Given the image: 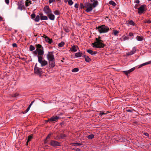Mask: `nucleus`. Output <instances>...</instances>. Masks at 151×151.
I'll return each mask as SVG.
<instances>
[{
    "mask_svg": "<svg viewBox=\"0 0 151 151\" xmlns=\"http://www.w3.org/2000/svg\"><path fill=\"white\" fill-rule=\"evenodd\" d=\"M151 22V21L149 19L147 20H146L144 21V23H150Z\"/></svg>",
    "mask_w": 151,
    "mask_h": 151,
    "instance_id": "79ce46f5",
    "label": "nucleus"
},
{
    "mask_svg": "<svg viewBox=\"0 0 151 151\" xmlns=\"http://www.w3.org/2000/svg\"><path fill=\"white\" fill-rule=\"evenodd\" d=\"M65 45V43L64 42H61L59 43L58 44V46L59 47H63Z\"/></svg>",
    "mask_w": 151,
    "mask_h": 151,
    "instance_id": "c85d7f7f",
    "label": "nucleus"
},
{
    "mask_svg": "<svg viewBox=\"0 0 151 151\" xmlns=\"http://www.w3.org/2000/svg\"><path fill=\"white\" fill-rule=\"evenodd\" d=\"M84 58L85 61L86 62H89L91 60L90 58L88 56H84Z\"/></svg>",
    "mask_w": 151,
    "mask_h": 151,
    "instance_id": "b1692460",
    "label": "nucleus"
},
{
    "mask_svg": "<svg viewBox=\"0 0 151 151\" xmlns=\"http://www.w3.org/2000/svg\"><path fill=\"white\" fill-rule=\"evenodd\" d=\"M18 6V9L22 11L23 10H25V7L24 6V4L21 1H18L17 3Z\"/></svg>",
    "mask_w": 151,
    "mask_h": 151,
    "instance_id": "0eeeda50",
    "label": "nucleus"
},
{
    "mask_svg": "<svg viewBox=\"0 0 151 151\" xmlns=\"http://www.w3.org/2000/svg\"><path fill=\"white\" fill-rule=\"evenodd\" d=\"M135 67H134V68H132L129 70V71L130 73H131V72H132V71H133V70H134L135 69Z\"/></svg>",
    "mask_w": 151,
    "mask_h": 151,
    "instance_id": "a18cd8bd",
    "label": "nucleus"
},
{
    "mask_svg": "<svg viewBox=\"0 0 151 151\" xmlns=\"http://www.w3.org/2000/svg\"><path fill=\"white\" fill-rule=\"evenodd\" d=\"M109 112L108 111H106V112H104V114H106L107 113H109Z\"/></svg>",
    "mask_w": 151,
    "mask_h": 151,
    "instance_id": "13d9d810",
    "label": "nucleus"
},
{
    "mask_svg": "<svg viewBox=\"0 0 151 151\" xmlns=\"http://www.w3.org/2000/svg\"><path fill=\"white\" fill-rule=\"evenodd\" d=\"M151 64V61H149L148 62H147L144 63L142 64H141L140 65H139V67H138L139 68H141L142 67V66L145 65H148L149 64Z\"/></svg>",
    "mask_w": 151,
    "mask_h": 151,
    "instance_id": "6ab92c4d",
    "label": "nucleus"
},
{
    "mask_svg": "<svg viewBox=\"0 0 151 151\" xmlns=\"http://www.w3.org/2000/svg\"><path fill=\"white\" fill-rule=\"evenodd\" d=\"M82 55V53L81 52H78L75 54V56L77 58L80 57Z\"/></svg>",
    "mask_w": 151,
    "mask_h": 151,
    "instance_id": "aec40b11",
    "label": "nucleus"
},
{
    "mask_svg": "<svg viewBox=\"0 0 151 151\" xmlns=\"http://www.w3.org/2000/svg\"><path fill=\"white\" fill-rule=\"evenodd\" d=\"M35 14L33 13L31 14V16L32 19L34 18L35 17Z\"/></svg>",
    "mask_w": 151,
    "mask_h": 151,
    "instance_id": "c03bdc74",
    "label": "nucleus"
},
{
    "mask_svg": "<svg viewBox=\"0 0 151 151\" xmlns=\"http://www.w3.org/2000/svg\"><path fill=\"white\" fill-rule=\"evenodd\" d=\"M145 5H142L138 9L139 14H141L143 13L145 10Z\"/></svg>",
    "mask_w": 151,
    "mask_h": 151,
    "instance_id": "f8f14e48",
    "label": "nucleus"
},
{
    "mask_svg": "<svg viewBox=\"0 0 151 151\" xmlns=\"http://www.w3.org/2000/svg\"><path fill=\"white\" fill-rule=\"evenodd\" d=\"M47 58L48 60H55L54 56L53 55V52H49L47 55Z\"/></svg>",
    "mask_w": 151,
    "mask_h": 151,
    "instance_id": "423d86ee",
    "label": "nucleus"
},
{
    "mask_svg": "<svg viewBox=\"0 0 151 151\" xmlns=\"http://www.w3.org/2000/svg\"><path fill=\"white\" fill-rule=\"evenodd\" d=\"M33 54H34L35 55H36L38 54V52L37 50L34 51L33 52Z\"/></svg>",
    "mask_w": 151,
    "mask_h": 151,
    "instance_id": "a19ab883",
    "label": "nucleus"
},
{
    "mask_svg": "<svg viewBox=\"0 0 151 151\" xmlns=\"http://www.w3.org/2000/svg\"><path fill=\"white\" fill-rule=\"evenodd\" d=\"M78 47L77 46L73 45L70 49V50L72 52H76L77 50L78 49Z\"/></svg>",
    "mask_w": 151,
    "mask_h": 151,
    "instance_id": "ddd939ff",
    "label": "nucleus"
},
{
    "mask_svg": "<svg viewBox=\"0 0 151 151\" xmlns=\"http://www.w3.org/2000/svg\"><path fill=\"white\" fill-rule=\"evenodd\" d=\"M79 69L77 68H75L73 69L72 70V71L73 72H76L78 71Z\"/></svg>",
    "mask_w": 151,
    "mask_h": 151,
    "instance_id": "72a5a7b5",
    "label": "nucleus"
},
{
    "mask_svg": "<svg viewBox=\"0 0 151 151\" xmlns=\"http://www.w3.org/2000/svg\"><path fill=\"white\" fill-rule=\"evenodd\" d=\"M3 20V18L2 17H0V21H2Z\"/></svg>",
    "mask_w": 151,
    "mask_h": 151,
    "instance_id": "bf43d9fd",
    "label": "nucleus"
},
{
    "mask_svg": "<svg viewBox=\"0 0 151 151\" xmlns=\"http://www.w3.org/2000/svg\"><path fill=\"white\" fill-rule=\"evenodd\" d=\"M136 51V50L135 47H134L132 49V50L131 52H128V53H127V55H132L135 53Z\"/></svg>",
    "mask_w": 151,
    "mask_h": 151,
    "instance_id": "f3484780",
    "label": "nucleus"
},
{
    "mask_svg": "<svg viewBox=\"0 0 151 151\" xmlns=\"http://www.w3.org/2000/svg\"><path fill=\"white\" fill-rule=\"evenodd\" d=\"M96 0H90V1H91V2H94V1H96Z\"/></svg>",
    "mask_w": 151,
    "mask_h": 151,
    "instance_id": "052dcab7",
    "label": "nucleus"
},
{
    "mask_svg": "<svg viewBox=\"0 0 151 151\" xmlns=\"http://www.w3.org/2000/svg\"><path fill=\"white\" fill-rule=\"evenodd\" d=\"M30 108V106H29V107L27 108V109L26 111H25L23 113H26L29 110Z\"/></svg>",
    "mask_w": 151,
    "mask_h": 151,
    "instance_id": "37998d69",
    "label": "nucleus"
},
{
    "mask_svg": "<svg viewBox=\"0 0 151 151\" xmlns=\"http://www.w3.org/2000/svg\"><path fill=\"white\" fill-rule=\"evenodd\" d=\"M127 111L129 112H132V110L131 109H128L127 110Z\"/></svg>",
    "mask_w": 151,
    "mask_h": 151,
    "instance_id": "5fc2aeb1",
    "label": "nucleus"
},
{
    "mask_svg": "<svg viewBox=\"0 0 151 151\" xmlns=\"http://www.w3.org/2000/svg\"><path fill=\"white\" fill-rule=\"evenodd\" d=\"M12 46L14 47H17V45L16 43H13L12 44Z\"/></svg>",
    "mask_w": 151,
    "mask_h": 151,
    "instance_id": "3c124183",
    "label": "nucleus"
},
{
    "mask_svg": "<svg viewBox=\"0 0 151 151\" xmlns=\"http://www.w3.org/2000/svg\"><path fill=\"white\" fill-rule=\"evenodd\" d=\"M5 3L7 4H8L9 3V0H5Z\"/></svg>",
    "mask_w": 151,
    "mask_h": 151,
    "instance_id": "8fccbe9b",
    "label": "nucleus"
},
{
    "mask_svg": "<svg viewBox=\"0 0 151 151\" xmlns=\"http://www.w3.org/2000/svg\"><path fill=\"white\" fill-rule=\"evenodd\" d=\"M54 13L56 15H59L60 14V12L57 10H56L54 12Z\"/></svg>",
    "mask_w": 151,
    "mask_h": 151,
    "instance_id": "f704fd0d",
    "label": "nucleus"
},
{
    "mask_svg": "<svg viewBox=\"0 0 151 151\" xmlns=\"http://www.w3.org/2000/svg\"><path fill=\"white\" fill-rule=\"evenodd\" d=\"M58 1H59L60 0H57Z\"/></svg>",
    "mask_w": 151,
    "mask_h": 151,
    "instance_id": "0e129e2a",
    "label": "nucleus"
},
{
    "mask_svg": "<svg viewBox=\"0 0 151 151\" xmlns=\"http://www.w3.org/2000/svg\"><path fill=\"white\" fill-rule=\"evenodd\" d=\"M44 12L47 14L52 12L51 9H50L49 6H45L43 9Z\"/></svg>",
    "mask_w": 151,
    "mask_h": 151,
    "instance_id": "1a4fd4ad",
    "label": "nucleus"
},
{
    "mask_svg": "<svg viewBox=\"0 0 151 151\" xmlns=\"http://www.w3.org/2000/svg\"><path fill=\"white\" fill-rule=\"evenodd\" d=\"M128 24L129 25H132L133 26H134L135 25V24L134 22L132 20H131L129 21V22L128 23Z\"/></svg>",
    "mask_w": 151,
    "mask_h": 151,
    "instance_id": "cd10ccee",
    "label": "nucleus"
},
{
    "mask_svg": "<svg viewBox=\"0 0 151 151\" xmlns=\"http://www.w3.org/2000/svg\"><path fill=\"white\" fill-rule=\"evenodd\" d=\"M43 37L45 38V41L48 43L49 44H51L52 42V39L49 38L47 36L44 35Z\"/></svg>",
    "mask_w": 151,
    "mask_h": 151,
    "instance_id": "9b49d317",
    "label": "nucleus"
},
{
    "mask_svg": "<svg viewBox=\"0 0 151 151\" xmlns=\"http://www.w3.org/2000/svg\"><path fill=\"white\" fill-rule=\"evenodd\" d=\"M36 46L37 47L36 50L38 52L37 57L38 58L39 56L42 57L41 55H43L44 53L43 47L40 44L36 45Z\"/></svg>",
    "mask_w": 151,
    "mask_h": 151,
    "instance_id": "20e7f679",
    "label": "nucleus"
},
{
    "mask_svg": "<svg viewBox=\"0 0 151 151\" xmlns=\"http://www.w3.org/2000/svg\"><path fill=\"white\" fill-rule=\"evenodd\" d=\"M32 137H33L32 136V135H30L28 136V140L27 142V145H28V143L29 142V141H30L32 139Z\"/></svg>",
    "mask_w": 151,
    "mask_h": 151,
    "instance_id": "a878e982",
    "label": "nucleus"
},
{
    "mask_svg": "<svg viewBox=\"0 0 151 151\" xmlns=\"http://www.w3.org/2000/svg\"><path fill=\"white\" fill-rule=\"evenodd\" d=\"M96 29H98L99 32L101 33L107 32L109 29L108 27L104 25L96 27Z\"/></svg>",
    "mask_w": 151,
    "mask_h": 151,
    "instance_id": "7ed1b4c3",
    "label": "nucleus"
},
{
    "mask_svg": "<svg viewBox=\"0 0 151 151\" xmlns=\"http://www.w3.org/2000/svg\"><path fill=\"white\" fill-rule=\"evenodd\" d=\"M80 6L81 9L83 8L84 9L85 8H86L85 5L84 6L82 3L80 4Z\"/></svg>",
    "mask_w": 151,
    "mask_h": 151,
    "instance_id": "58836bf2",
    "label": "nucleus"
},
{
    "mask_svg": "<svg viewBox=\"0 0 151 151\" xmlns=\"http://www.w3.org/2000/svg\"><path fill=\"white\" fill-rule=\"evenodd\" d=\"M148 1H150L151 0H148Z\"/></svg>",
    "mask_w": 151,
    "mask_h": 151,
    "instance_id": "e2e57ef3",
    "label": "nucleus"
},
{
    "mask_svg": "<svg viewBox=\"0 0 151 151\" xmlns=\"http://www.w3.org/2000/svg\"><path fill=\"white\" fill-rule=\"evenodd\" d=\"M40 19L42 20H47L48 19L47 17L44 16L42 14H40Z\"/></svg>",
    "mask_w": 151,
    "mask_h": 151,
    "instance_id": "dca6fc26",
    "label": "nucleus"
},
{
    "mask_svg": "<svg viewBox=\"0 0 151 151\" xmlns=\"http://www.w3.org/2000/svg\"><path fill=\"white\" fill-rule=\"evenodd\" d=\"M55 0H49V3L50 4L52 2L55 1Z\"/></svg>",
    "mask_w": 151,
    "mask_h": 151,
    "instance_id": "de8ad7c7",
    "label": "nucleus"
},
{
    "mask_svg": "<svg viewBox=\"0 0 151 151\" xmlns=\"http://www.w3.org/2000/svg\"><path fill=\"white\" fill-rule=\"evenodd\" d=\"M38 62L41 64V66L43 67L47 64V62L45 60H43L42 57H39L38 58Z\"/></svg>",
    "mask_w": 151,
    "mask_h": 151,
    "instance_id": "39448f33",
    "label": "nucleus"
},
{
    "mask_svg": "<svg viewBox=\"0 0 151 151\" xmlns=\"http://www.w3.org/2000/svg\"><path fill=\"white\" fill-rule=\"evenodd\" d=\"M129 35L130 37L132 36H133V34L132 32H130L129 33Z\"/></svg>",
    "mask_w": 151,
    "mask_h": 151,
    "instance_id": "09e8293b",
    "label": "nucleus"
},
{
    "mask_svg": "<svg viewBox=\"0 0 151 151\" xmlns=\"http://www.w3.org/2000/svg\"><path fill=\"white\" fill-rule=\"evenodd\" d=\"M31 4V1L29 0H27L25 1V6H28L29 4Z\"/></svg>",
    "mask_w": 151,
    "mask_h": 151,
    "instance_id": "4be33fe9",
    "label": "nucleus"
},
{
    "mask_svg": "<svg viewBox=\"0 0 151 151\" xmlns=\"http://www.w3.org/2000/svg\"><path fill=\"white\" fill-rule=\"evenodd\" d=\"M135 2L136 3L138 4L139 2V0H136Z\"/></svg>",
    "mask_w": 151,
    "mask_h": 151,
    "instance_id": "6e6d98bb",
    "label": "nucleus"
},
{
    "mask_svg": "<svg viewBox=\"0 0 151 151\" xmlns=\"http://www.w3.org/2000/svg\"><path fill=\"white\" fill-rule=\"evenodd\" d=\"M34 102V101H32L31 102V104H30L29 105V106L30 107L31 106V105H32V104Z\"/></svg>",
    "mask_w": 151,
    "mask_h": 151,
    "instance_id": "4d7b16f0",
    "label": "nucleus"
},
{
    "mask_svg": "<svg viewBox=\"0 0 151 151\" xmlns=\"http://www.w3.org/2000/svg\"><path fill=\"white\" fill-rule=\"evenodd\" d=\"M74 6L75 8H77L78 7V5L77 4H75Z\"/></svg>",
    "mask_w": 151,
    "mask_h": 151,
    "instance_id": "603ef678",
    "label": "nucleus"
},
{
    "mask_svg": "<svg viewBox=\"0 0 151 151\" xmlns=\"http://www.w3.org/2000/svg\"><path fill=\"white\" fill-rule=\"evenodd\" d=\"M123 72H124V73L126 75H128L130 73L129 70L127 71H123Z\"/></svg>",
    "mask_w": 151,
    "mask_h": 151,
    "instance_id": "ea45409f",
    "label": "nucleus"
},
{
    "mask_svg": "<svg viewBox=\"0 0 151 151\" xmlns=\"http://www.w3.org/2000/svg\"><path fill=\"white\" fill-rule=\"evenodd\" d=\"M101 37L99 36L98 38H96V42L92 43L93 47L97 48H103L105 45L103 43V41L101 40Z\"/></svg>",
    "mask_w": 151,
    "mask_h": 151,
    "instance_id": "f257e3e1",
    "label": "nucleus"
},
{
    "mask_svg": "<svg viewBox=\"0 0 151 151\" xmlns=\"http://www.w3.org/2000/svg\"><path fill=\"white\" fill-rule=\"evenodd\" d=\"M37 64L35 65L34 68L35 73L38 74H40L42 73V69L41 68L37 67Z\"/></svg>",
    "mask_w": 151,
    "mask_h": 151,
    "instance_id": "6e6552de",
    "label": "nucleus"
},
{
    "mask_svg": "<svg viewBox=\"0 0 151 151\" xmlns=\"http://www.w3.org/2000/svg\"><path fill=\"white\" fill-rule=\"evenodd\" d=\"M76 151H80V150L79 149V148H77L76 149Z\"/></svg>",
    "mask_w": 151,
    "mask_h": 151,
    "instance_id": "680f3d73",
    "label": "nucleus"
},
{
    "mask_svg": "<svg viewBox=\"0 0 151 151\" xmlns=\"http://www.w3.org/2000/svg\"><path fill=\"white\" fill-rule=\"evenodd\" d=\"M129 38L128 37L126 36H124L122 37V39L124 41L128 40Z\"/></svg>",
    "mask_w": 151,
    "mask_h": 151,
    "instance_id": "2f4dec72",
    "label": "nucleus"
},
{
    "mask_svg": "<svg viewBox=\"0 0 151 151\" xmlns=\"http://www.w3.org/2000/svg\"><path fill=\"white\" fill-rule=\"evenodd\" d=\"M109 3L110 4L112 5L113 6H115L116 5V3L112 1H110Z\"/></svg>",
    "mask_w": 151,
    "mask_h": 151,
    "instance_id": "7c9ffc66",
    "label": "nucleus"
},
{
    "mask_svg": "<svg viewBox=\"0 0 151 151\" xmlns=\"http://www.w3.org/2000/svg\"><path fill=\"white\" fill-rule=\"evenodd\" d=\"M137 39V40L139 41H142L143 40V37L139 36H137L136 37Z\"/></svg>",
    "mask_w": 151,
    "mask_h": 151,
    "instance_id": "393cba45",
    "label": "nucleus"
},
{
    "mask_svg": "<svg viewBox=\"0 0 151 151\" xmlns=\"http://www.w3.org/2000/svg\"><path fill=\"white\" fill-rule=\"evenodd\" d=\"M87 52L89 53V54H91V55H94L96 54V52H93L92 50H87Z\"/></svg>",
    "mask_w": 151,
    "mask_h": 151,
    "instance_id": "a211bd4d",
    "label": "nucleus"
},
{
    "mask_svg": "<svg viewBox=\"0 0 151 151\" xmlns=\"http://www.w3.org/2000/svg\"><path fill=\"white\" fill-rule=\"evenodd\" d=\"M40 19V17L39 15H37L36 16V18L34 19V20L36 22H38L39 21Z\"/></svg>",
    "mask_w": 151,
    "mask_h": 151,
    "instance_id": "c756f323",
    "label": "nucleus"
},
{
    "mask_svg": "<svg viewBox=\"0 0 151 151\" xmlns=\"http://www.w3.org/2000/svg\"><path fill=\"white\" fill-rule=\"evenodd\" d=\"M119 33L118 31L116 30H114L113 31L112 34L115 36H117L118 34Z\"/></svg>",
    "mask_w": 151,
    "mask_h": 151,
    "instance_id": "bb28decb",
    "label": "nucleus"
},
{
    "mask_svg": "<svg viewBox=\"0 0 151 151\" xmlns=\"http://www.w3.org/2000/svg\"><path fill=\"white\" fill-rule=\"evenodd\" d=\"M35 49V47L33 46L32 45H31L30 46L29 50L30 51H32L34 50Z\"/></svg>",
    "mask_w": 151,
    "mask_h": 151,
    "instance_id": "473e14b6",
    "label": "nucleus"
},
{
    "mask_svg": "<svg viewBox=\"0 0 151 151\" xmlns=\"http://www.w3.org/2000/svg\"><path fill=\"white\" fill-rule=\"evenodd\" d=\"M51 145L53 146H58L59 145V143L56 141H52L51 142Z\"/></svg>",
    "mask_w": 151,
    "mask_h": 151,
    "instance_id": "2eb2a0df",
    "label": "nucleus"
},
{
    "mask_svg": "<svg viewBox=\"0 0 151 151\" xmlns=\"http://www.w3.org/2000/svg\"><path fill=\"white\" fill-rule=\"evenodd\" d=\"M94 137V136L93 134L89 135L88 136V138L89 139H90L93 138Z\"/></svg>",
    "mask_w": 151,
    "mask_h": 151,
    "instance_id": "c9c22d12",
    "label": "nucleus"
},
{
    "mask_svg": "<svg viewBox=\"0 0 151 151\" xmlns=\"http://www.w3.org/2000/svg\"><path fill=\"white\" fill-rule=\"evenodd\" d=\"M104 111H100V113L99 114V115L102 116V115L104 114Z\"/></svg>",
    "mask_w": 151,
    "mask_h": 151,
    "instance_id": "4c0bfd02",
    "label": "nucleus"
},
{
    "mask_svg": "<svg viewBox=\"0 0 151 151\" xmlns=\"http://www.w3.org/2000/svg\"><path fill=\"white\" fill-rule=\"evenodd\" d=\"M98 4V2L97 1H94L92 4H91L89 2L85 4V6L86 8V11L87 12H88L91 11L93 8H95L96 7Z\"/></svg>",
    "mask_w": 151,
    "mask_h": 151,
    "instance_id": "f03ea898",
    "label": "nucleus"
},
{
    "mask_svg": "<svg viewBox=\"0 0 151 151\" xmlns=\"http://www.w3.org/2000/svg\"><path fill=\"white\" fill-rule=\"evenodd\" d=\"M51 134H49L47 136V137L46 138V139H49L50 138V136H51Z\"/></svg>",
    "mask_w": 151,
    "mask_h": 151,
    "instance_id": "49530a36",
    "label": "nucleus"
},
{
    "mask_svg": "<svg viewBox=\"0 0 151 151\" xmlns=\"http://www.w3.org/2000/svg\"><path fill=\"white\" fill-rule=\"evenodd\" d=\"M47 15L49 17V19L51 20H54L55 16V15L52 13V12L49 13V14H48Z\"/></svg>",
    "mask_w": 151,
    "mask_h": 151,
    "instance_id": "4468645a",
    "label": "nucleus"
},
{
    "mask_svg": "<svg viewBox=\"0 0 151 151\" xmlns=\"http://www.w3.org/2000/svg\"><path fill=\"white\" fill-rule=\"evenodd\" d=\"M144 134H145V135L147 137H148L149 136L148 134L147 133H144Z\"/></svg>",
    "mask_w": 151,
    "mask_h": 151,
    "instance_id": "864d4df0",
    "label": "nucleus"
},
{
    "mask_svg": "<svg viewBox=\"0 0 151 151\" xmlns=\"http://www.w3.org/2000/svg\"><path fill=\"white\" fill-rule=\"evenodd\" d=\"M82 144L79 143H71L70 144L72 146H79L81 145Z\"/></svg>",
    "mask_w": 151,
    "mask_h": 151,
    "instance_id": "5701e85b",
    "label": "nucleus"
},
{
    "mask_svg": "<svg viewBox=\"0 0 151 151\" xmlns=\"http://www.w3.org/2000/svg\"><path fill=\"white\" fill-rule=\"evenodd\" d=\"M68 4L70 5H72L73 4V2L72 0H69L68 1Z\"/></svg>",
    "mask_w": 151,
    "mask_h": 151,
    "instance_id": "e433bc0d",
    "label": "nucleus"
},
{
    "mask_svg": "<svg viewBox=\"0 0 151 151\" xmlns=\"http://www.w3.org/2000/svg\"><path fill=\"white\" fill-rule=\"evenodd\" d=\"M49 61V63L50 65H51V67H53L54 66V61L55 60H53V61Z\"/></svg>",
    "mask_w": 151,
    "mask_h": 151,
    "instance_id": "412c9836",
    "label": "nucleus"
},
{
    "mask_svg": "<svg viewBox=\"0 0 151 151\" xmlns=\"http://www.w3.org/2000/svg\"><path fill=\"white\" fill-rule=\"evenodd\" d=\"M59 119V117L58 116H53L50 118V119H48L47 120V122L49 121H52V122H55L57 121L58 119Z\"/></svg>",
    "mask_w": 151,
    "mask_h": 151,
    "instance_id": "9d476101",
    "label": "nucleus"
}]
</instances>
